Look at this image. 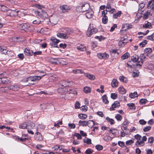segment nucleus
Returning <instances> with one entry per match:
<instances>
[{
	"label": "nucleus",
	"instance_id": "f257e3e1",
	"mask_svg": "<svg viewBox=\"0 0 154 154\" xmlns=\"http://www.w3.org/2000/svg\"><path fill=\"white\" fill-rule=\"evenodd\" d=\"M57 91L60 93L66 92H69V91H73V93H69L68 94L69 95H71L72 97H74V96H76L77 94V92L76 91L74 90V89H69L68 88H66V87L62 88L61 87V88H59L57 89Z\"/></svg>",
	"mask_w": 154,
	"mask_h": 154
},
{
	"label": "nucleus",
	"instance_id": "f03ea898",
	"mask_svg": "<svg viewBox=\"0 0 154 154\" xmlns=\"http://www.w3.org/2000/svg\"><path fill=\"white\" fill-rule=\"evenodd\" d=\"M19 26L21 29L25 31H30L33 29V26L28 23H23L19 24Z\"/></svg>",
	"mask_w": 154,
	"mask_h": 154
},
{
	"label": "nucleus",
	"instance_id": "7ed1b4c3",
	"mask_svg": "<svg viewBox=\"0 0 154 154\" xmlns=\"http://www.w3.org/2000/svg\"><path fill=\"white\" fill-rule=\"evenodd\" d=\"M97 31V29L93 27L92 24H90L86 32V35L88 37H90L92 34L95 33Z\"/></svg>",
	"mask_w": 154,
	"mask_h": 154
},
{
	"label": "nucleus",
	"instance_id": "20e7f679",
	"mask_svg": "<svg viewBox=\"0 0 154 154\" xmlns=\"http://www.w3.org/2000/svg\"><path fill=\"white\" fill-rule=\"evenodd\" d=\"M39 71L40 73H42L44 74L42 75V76H30L29 77V81H35L37 80L38 81L41 79L42 77L45 76L46 74L45 71Z\"/></svg>",
	"mask_w": 154,
	"mask_h": 154
},
{
	"label": "nucleus",
	"instance_id": "39448f33",
	"mask_svg": "<svg viewBox=\"0 0 154 154\" xmlns=\"http://www.w3.org/2000/svg\"><path fill=\"white\" fill-rule=\"evenodd\" d=\"M50 41L51 42L50 43V45L51 46L55 48H58L57 44L60 42L59 40L57 39L55 37H52L51 38Z\"/></svg>",
	"mask_w": 154,
	"mask_h": 154
},
{
	"label": "nucleus",
	"instance_id": "423d86ee",
	"mask_svg": "<svg viewBox=\"0 0 154 154\" xmlns=\"http://www.w3.org/2000/svg\"><path fill=\"white\" fill-rule=\"evenodd\" d=\"M18 10L17 9L14 10L10 9L7 11L6 15L8 16L11 17H15L18 15Z\"/></svg>",
	"mask_w": 154,
	"mask_h": 154
},
{
	"label": "nucleus",
	"instance_id": "0eeeda50",
	"mask_svg": "<svg viewBox=\"0 0 154 154\" xmlns=\"http://www.w3.org/2000/svg\"><path fill=\"white\" fill-rule=\"evenodd\" d=\"M82 122V126L83 127L88 126L89 127L91 128L95 125L94 121L93 120H89L88 122L83 121Z\"/></svg>",
	"mask_w": 154,
	"mask_h": 154
},
{
	"label": "nucleus",
	"instance_id": "6e6552de",
	"mask_svg": "<svg viewBox=\"0 0 154 154\" xmlns=\"http://www.w3.org/2000/svg\"><path fill=\"white\" fill-rule=\"evenodd\" d=\"M38 14L40 17L42 19L46 18L48 17V15L47 13L45 11L41 9L38 11Z\"/></svg>",
	"mask_w": 154,
	"mask_h": 154
},
{
	"label": "nucleus",
	"instance_id": "1a4fd4ad",
	"mask_svg": "<svg viewBox=\"0 0 154 154\" xmlns=\"http://www.w3.org/2000/svg\"><path fill=\"white\" fill-rule=\"evenodd\" d=\"M97 56L100 59H106L108 58L109 57V55L106 53H98L97 54Z\"/></svg>",
	"mask_w": 154,
	"mask_h": 154
},
{
	"label": "nucleus",
	"instance_id": "9d476101",
	"mask_svg": "<svg viewBox=\"0 0 154 154\" xmlns=\"http://www.w3.org/2000/svg\"><path fill=\"white\" fill-rule=\"evenodd\" d=\"M120 106V104L119 102L117 101H115L114 103L112 105V106L110 108V111L115 110V108H118Z\"/></svg>",
	"mask_w": 154,
	"mask_h": 154
},
{
	"label": "nucleus",
	"instance_id": "9b49d317",
	"mask_svg": "<svg viewBox=\"0 0 154 154\" xmlns=\"http://www.w3.org/2000/svg\"><path fill=\"white\" fill-rule=\"evenodd\" d=\"M60 8L62 11V12L65 13L67 12L70 9L69 7L66 5H61L60 6Z\"/></svg>",
	"mask_w": 154,
	"mask_h": 154
},
{
	"label": "nucleus",
	"instance_id": "f8f14e48",
	"mask_svg": "<svg viewBox=\"0 0 154 154\" xmlns=\"http://www.w3.org/2000/svg\"><path fill=\"white\" fill-rule=\"evenodd\" d=\"M12 137L14 139L17 141H20L23 142H25L26 140L28 139L27 138H20L19 136L16 135H13Z\"/></svg>",
	"mask_w": 154,
	"mask_h": 154
},
{
	"label": "nucleus",
	"instance_id": "ddd939ff",
	"mask_svg": "<svg viewBox=\"0 0 154 154\" xmlns=\"http://www.w3.org/2000/svg\"><path fill=\"white\" fill-rule=\"evenodd\" d=\"M60 59L58 58H51L50 59L51 63L54 64H57V62H59L60 63H61L60 62Z\"/></svg>",
	"mask_w": 154,
	"mask_h": 154
},
{
	"label": "nucleus",
	"instance_id": "4468645a",
	"mask_svg": "<svg viewBox=\"0 0 154 154\" xmlns=\"http://www.w3.org/2000/svg\"><path fill=\"white\" fill-rule=\"evenodd\" d=\"M71 82L63 81L61 82V84L59 85V88H60L61 87L62 88L66 87L67 86H69V84Z\"/></svg>",
	"mask_w": 154,
	"mask_h": 154
},
{
	"label": "nucleus",
	"instance_id": "2eb2a0df",
	"mask_svg": "<svg viewBox=\"0 0 154 154\" xmlns=\"http://www.w3.org/2000/svg\"><path fill=\"white\" fill-rule=\"evenodd\" d=\"M90 8V5L88 4L82 5L81 7L82 11L85 12L87 11Z\"/></svg>",
	"mask_w": 154,
	"mask_h": 154
},
{
	"label": "nucleus",
	"instance_id": "dca6fc26",
	"mask_svg": "<svg viewBox=\"0 0 154 154\" xmlns=\"http://www.w3.org/2000/svg\"><path fill=\"white\" fill-rule=\"evenodd\" d=\"M25 54L27 56H31L33 54V51L29 49L26 48L24 50Z\"/></svg>",
	"mask_w": 154,
	"mask_h": 154
},
{
	"label": "nucleus",
	"instance_id": "f3484780",
	"mask_svg": "<svg viewBox=\"0 0 154 154\" xmlns=\"http://www.w3.org/2000/svg\"><path fill=\"white\" fill-rule=\"evenodd\" d=\"M8 89L13 91H17L20 88L17 85H12L8 87Z\"/></svg>",
	"mask_w": 154,
	"mask_h": 154
},
{
	"label": "nucleus",
	"instance_id": "a211bd4d",
	"mask_svg": "<svg viewBox=\"0 0 154 154\" xmlns=\"http://www.w3.org/2000/svg\"><path fill=\"white\" fill-rule=\"evenodd\" d=\"M27 129H33L35 126V124L31 121H29L27 124Z\"/></svg>",
	"mask_w": 154,
	"mask_h": 154
},
{
	"label": "nucleus",
	"instance_id": "6ab92c4d",
	"mask_svg": "<svg viewBox=\"0 0 154 154\" xmlns=\"http://www.w3.org/2000/svg\"><path fill=\"white\" fill-rule=\"evenodd\" d=\"M148 6L150 9L154 11V0L149 1L148 2Z\"/></svg>",
	"mask_w": 154,
	"mask_h": 154
},
{
	"label": "nucleus",
	"instance_id": "aec40b11",
	"mask_svg": "<svg viewBox=\"0 0 154 154\" xmlns=\"http://www.w3.org/2000/svg\"><path fill=\"white\" fill-rule=\"evenodd\" d=\"M57 36L63 39L67 38H68V36L66 35V34H65V33H57Z\"/></svg>",
	"mask_w": 154,
	"mask_h": 154
},
{
	"label": "nucleus",
	"instance_id": "412c9836",
	"mask_svg": "<svg viewBox=\"0 0 154 154\" xmlns=\"http://www.w3.org/2000/svg\"><path fill=\"white\" fill-rule=\"evenodd\" d=\"M118 85V82L116 79H113L111 82V85L112 88L116 87Z\"/></svg>",
	"mask_w": 154,
	"mask_h": 154
},
{
	"label": "nucleus",
	"instance_id": "4be33fe9",
	"mask_svg": "<svg viewBox=\"0 0 154 154\" xmlns=\"http://www.w3.org/2000/svg\"><path fill=\"white\" fill-rule=\"evenodd\" d=\"M93 12L92 11L87 12L85 14L86 17L89 19L93 17Z\"/></svg>",
	"mask_w": 154,
	"mask_h": 154
},
{
	"label": "nucleus",
	"instance_id": "5701e85b",
	"mask_svg": "<svg viewBox=\"0 0 154 154\" xmlns=\"http://www.w3.org/2000/svg\"><path fill=\"white\" fill-rule=\"evenodd\" d=\"M102 99L103 102L105 104H107L109 103V101L106 95H104L102 97Z\"/></svg>",
	"mask_w": 154,
	"mask_h": 154
},
{
	"label": "nucleus",
	"instance_id": "b1692460",
	"mask_svg": "<svg viewBox=\"0 0 154 154\" xmlns=\"http://www.w3.org/2000/svg\"><path fill=\"white\" fill-rule=\"evenodd\" d=\"M139 59V57L138 55L135 54L133 55L131 58V60L134 62H137Z\"/></svg>",
	"mask_w": 154,
	"mask_h": 154
},
{
	"label": "nucleus",
	"instance_id": "393cba45",
	"mask_svg": "<svg viewBox=\"0 0 154 154\" xmlns=\"http://www.w3.org/2000/svg\"><path fill=\"white\" fill-rule=\"evenodd\" d=\"M78 117L81 119H84L87 118L88 116L85 114L81 113L78 115Z\"/></svg>",
	"mask_w": 154,
	"mask_h": 154
},
{
	"label": "nucleus",
	"instance_id": "a878e982",
	"mask_svg": "<svg viewBox=\"0 0 154 154\" xmlns=\"http://www.w3.org/2000/svg\"><path fill=\"white\" fill-rule=\"evenodd\" d=\"M121 11H119L118 12L114 14L113 15V17L114 19H117L118 17H120L121 16Z\"/></svg>",
	"mask_w": 154,
	"mask_h": 154
},
{
	"label": "nucleus",
	"instance_id": "bb28decb",
	"mask_svg": "<svg viewBox=\"0 0 154 154\" xmlns=\"http://www.w3.org/2000/svg\"><path fill=\"white\" fill-rule=\"evenodd\" d=\"M119 92L121 94H125L126 93V91L123 87H120L118 88Z\"/></svg>",
	"mask_w": 154,
	"mask_h": 154
},
{
	"label": "nucleus",
	"instance_id": "cd10ccee",
	"mask_svg": "<svg viewBox=\"0 0 154 154\" xmlns=\"http://www.w3.org/2000/svg\"><path fill=\"white\" fill-rule=\"evenodd\" d=\"M83 91L85 93H89L91 91V88L89 87H86L83 88Z\"/></svg>",
	"mask_w": 154,
	"mask_h": 154
},
{
	"label": "nucleus",
	"instance_id": "c85d7f7f",
	"mask_svg": "<svg viewBox=\"0 0 154 154\" xmlns=\"http://www.w3.org/2000/svg\"><path fill=\"white\" fill-rule=\"evenodd\" d=\"M65 34H66V35L68 36V35L71 34L72 33V31L71 29L69 28H66L65 29Z\"/></svg>",
	"mask_w": 154,
	"mask_h": 154
},
{
	"label": "nucleus",
	"instance_id": "c756f323",
	"mask_svg": "<svg viewBox=\"0 0 154 154\" xmlns=\"http://www.w3.org/2000/svg\"><path fill=\"white\" fill-rule=\"evenodd\" d=\"M130 56V54L128 52L122 55L121 57L123 60L127 59Z\"/></svg>",
	"mask_w": 154,
	"mask_h": 154
},
{
	"label": "nucleus",
	"instance_id": "7c9ffc66",
	"mask_svg": "<svg viewBox=\"0 0 154 154\" xmlns=\"http://www.w3.org/2000/svg\"><path fill=\"white\" fill-rule=\"evenodd\" d=\"M150 11H147L144 14L143 18L144 19H146L150 15Z\"/></svg>",
	"mask_w": 154,
	"mask_h": 154
},
{
	"label": "nucleus",
	"instance_id": "2f4dec72",
	"mask_svg": "<svg viewBox=\"0 0 154 154\" xmlns=\"http://www.w3.org/2000/svg\"><path fill=\"white\" fill-rule=\"evenodd\" d=\"M83 141L84 143H86L88 144H91V139L86 137H85V139H84Z\"/></svg>",
	"mask_w": 154,
	"mask_h": 154
},
{
	"label": "nucleus",
	"instance_id": "473e14b6",
	"mask_svg": "<svg viewBox=\"0 0 154 154\" xmlns=\"http://www.w3.org/2000/svg\"><path fill=\"white\" fill-rule=\"evenodd\" d=\"M57 134V135L59 137L63 136L65 134L64 131L62 129H60Z\"/></svg>",
	"mask_w": 154,
	"mask_h": 154
},
{
	"label": "nucleus",
	"instance_id": "72a5a7b5",
	"mask_svg": "<svg viewBox=\"0 0 154 154\" xmlns=\"http://www.w3.org/2000/svg\"><path fill=\"white\" fill-rule=\"evenodd\" d=\"M106 120L109 122L110 124L111 125L114 124L115 123V121L113 119H110L108 117H107L106 118Z\"/></svg>",
	"mask_w": 154,
	"mask_h": 154
},
{
	"label": "nucleus",
	"instance_id": "f704fd0d",
	"mask_svg": "<svg viewBox=\"0 0 154 154\" xmlns=\"http://www.w3.org/2000/svg\"><path fill=\"white\" fill-rule=\"evenodd\" d=\"M115 118L119 121H121L122 119V116L119 114H117L115 116Z\"/></svg>",
	"mask_w": 154,
	"mask_h": 154
},
{
	"label": "nucleus",
	"instance_id": "c9c22d12",
	"mask_svg": "<svg viewBox=\"0 0 154 154\" xmlns=\"http://www.w3.org/2000/svg\"><path fill=\"white\" fill-rule=\"evenodd\" d=\"M77 49L81 51H83L86 49L84 45H81L77 47Z\"/></svg>",
	"mask_w": 154,
	"mask_h": 154
},
{
	"label": "nucleus",
	"instance_id": "e433bc0d",
	"mask_svg": "<svg viewBox=\"0 0 154 154\" xmlns=\"http://www.w3.org/2000/svg\"><path fill=\"white\" fill-rule=\"evenodd\" d=\"M132 75L134 77H138L139 75L138 70H134L132 73Z\"/></svg>",
	"mask_w": 154,
	"mask_h": 154
},
{
	"label": "nucleus",
	"instance_id": "4c0bfd02",
	"mask_svg": "<svg viewBox=\"0 0 154 154\" xmlns=\"http://www.w3.org/2000/svg\"><path fill=\"white\" fill-rule=\"evenodd\" d=\"M129 96L131 98H134L135 97H137L138 95L136 92H134V93L130 94Z\"/></svg>",
	"mask_w": 154,
	"mask_h": 154
},
{
	"label": "nucleus",
	"instance_id": "58836bf2",
	"mask_svg": "<svg viewBox=\"0 0 154 154\" xmlns=\"http://www.w3.org/2000/svg\"><path fill=\"white\" fill-rule=\"evenodd\" d=\"M119 79L121 81L125 83H126L127 82V78L124 76H120L119 77Z\"/></svg>",
	"mask_w": 154,
	"mask_h": 154
},
{
	"label": "nucleus",
	"instance_id": "ea45409f",
	"mask_svg": "<svg viewBox=\"0 0 154 154\" xmlns=\"http://www.w3.org/2000/svg\"><path fill=\"white\" fill-rule=\"evenodd\" d=\"M0 51L2 52V53L6 54H8L7 50L5 49V48H2L1 46H0Z\"/></svg>",
	"mask_w": 154,
	"mask_h": 154
},
{
	"label": "nucleus",
	"instance_id": "a19ab883",
	"mask_svg": "<svg viewBox=\"0 0 154 154\" xmlns=\"http://www.w3.org/2000/svg\"><path fill=\"white\" fill-rule=\"evenodd\" d=\"M85 76L91 80H94L95 78V77L94 75L89 74H87L85 75Z\"/></svg>",
	"mask_w": 154,
	"mask_h": 154
},
{
	"label": "nucleus",
	"instance_id": "79ce46f5",
	"mask_svg": "<svg viewBox=\"0 0 154 154\" xmlns=\"http://www.w3.org/2000/svg\"><path fill=\"white\" fill-rule=\"evenodd\" d=\"M125 44L124 41L123 40H122L121 38L119 42L118 45L120 47H124Z\"/></svg>",
	"mask_w": 154,
	"mask_h": 154
},
{
	"label": "nucleus",
	"instance_id": "37998d69",
	"mask_svg": "<svg viewBox=\"0 0 154 154\" xmlns=\"http://www.w3.org/2000/svg\"><path fill=\"white\" fill-rule=\"evenodd\" d=\"M102 23L104 24H106L108 22V17L107 16L103 17L102 19Z\"/></svg>",
	"mask_w": 154,
	"mask_h": 154
},
{
	"label": "nucleus",
	"instance_id": "c03bdc74",
	"mask_svg": "<svg viewBox=\"0 0 154 154\" xmlns=\"http://www.w3.org/2000/svg\"><path fill=\"white\" fill-rule=\"evenodd\" d=\"M8 90H9L8 87H2L0 88V91L2 92H6Z\"/></svg>",
	"mask_w": 154,
	"mask_h": 154
},
{
	"label": "nucleus",
	"instance_id": "a18cd8bd",
	"mask_svg": "<svg viewBox=\"0 0 154 154\" xmlns=\"http://www.w3.org/2000/svg\"><path fill=\"white\" fill-rule=\"evenodd\" d=\"M134 140L132 139V140H129L126 142V145H130L134 143Z\"/></svg>",
	"mask_w": 154,
	"mask_h": 154
},
{
	"label": "nucleus",
	"instance_id": "49530a36",
	"mask_svg": "<svg viewBox=\"0 0 154 154\" xmlns=\"http://www.w3.org/2000/svg\"><path fill=\"white\" fill-rule=\"evenodd\" d=\"M18 14L17 16H18L20 17H23L25 15V14L24 12H22L20 11H18Z\"/></svg>",
	"mask_w": 154,
	"mask_h": 154
},
{
	"label": "nucleus",
	"instance_id": "de8ad7c7",
	"mask_svg": "<svg viewBox=\"0 0 154 154\" xmlns=\"http://www.w3.org/2000/svg\"><path fill=\"white\" fill-rule=\"evenodd\" d=\"M19 127L20 128L25 129L27 128V124L26 123H24L20 125H19Z\"/></svg>",
	"mask_w": 154,
	"mask_h": 154
},
{
	"label": "nucleus",
	"instance_id": "09e8293b",
	"mask_svg": "<svg viewBox=\"0 0 154 154\" xmlns=\"http://www.w3.org/2000/svg\"><path fill=\"white\" fill-rule=\"evenodd\" d=\"M147 43V41L146 40H145L143 41H142L140 44V46L141 47H143Z\"/></svg>",
	"mask_w": 154,
	"mask_h": 154
},
{
	"label": "nucleus",
	"instance_id": "8fccbe9b",
	"mask_svg": "<svg viewBox=\"0 0 154 154\" xmlns=\"http://www.w3.org/2000/svg\"><path fill=\"white\" fill-rule=\"evenodd\" d=\"M118 97V95L115 93H112L111 94V97L113 99H116Z\"/></svg>",
	"mask_w": 154,
	"mask_h": 154
},
{
	"label": "nucleus",
	"instance_id": "3c124183",
	"mask_svg": "<svg viewBox=\"0 0 154 154\" xmlns=\"http://www.w3.org/2000/svg\"><path fill=\"white\" fill-rule=\"evenodd\" d=\"M147 101V100L146 99H141L139 101V103L141 104H145Z\"/></svg>",
	"mask_w": 154,
	"mask_h": 154
},
{
	"label": "nucleus",
	"instance_id": "603ef678",
	"mask_svg": "<svg viewBox=\"0 0 154 154\" xmlns=\"http://www.w3.org/2000/svg\"><path fill=\"white\" fill-rule=\"evenodd\" d=\"M41 22V20L38 18H36V19L33 21L32 23L34 24H39Z\"/></svg>",
	"mask_w": 154,
	"mask_h": 154
},
{
	"label": "nucleus",
	"instance_id": "864d4df0",
	"mask_svg": "<svg viewBox=\"0 0 154 154\" xmlns=\"http://www.w3.org/2000/svg\"><path fill=\"white\" fill-rule=\"evenodd\" d=\"M95 148L98 151H100L103 149V147L100 145H97L95 146Z\"/></svg>",
	"mask_w": 154,
	"mask_h": 154
},
{
	"label": "nucleus",
	"instance_id": "5fc2aeb1",
	"mask_svg": "<svg viewBox=\"0 0 154 154\" xmlns=\"http://www.w3.org/2000/svg\"><path fill=\"white\" fill-rule=\"evenodd\" d=\"M151 26V24L149 22L147 21V23L145 24L143 26V27L146 28H149Z\"/></svg>",
	"mask_w": 154,
	"mask_h": 154
},
{
	"label": "nucleus",
	"instance_id": "6e6d98bb",
	"mask_svg": "<svg viewBox=\"0 0 154 154\" xmlns=\"http://www.w3.org/2000/svg\"><path fill=\"white\" fill-rule=\"evenodd\" d=\"M35 139L36 140H42V138L41 136L40 133L38 134L35 137Z\"/></svg>",
	"mask_w": 154,
	"mask_h": 154
},
{
	"label": "nucleus",
	"instance_id": "4d7b16f0",
	"mask_svg": "<svg viewBox=\"0 0 154 154\" xmlns=\"http://www.w3.org/2000/svg\"><path fill=\"white\" fill-rule=\"evenodd\" d=\"M132 28V25L130 24H127V26H126V28L125 29L121 30V32L123 31H126L129 29L131 28Z\"/></svg>",
	"mask_w": 154,
	"mask_h": 154
},
{
	"label": "nucleus",
	"instance_id": "13d9d810",
	"mask_svg": "<svg viewBox=\"0 0 154 154\" xmlns=\"http://www.w3.org/2000/svg\"><path fill=\"white\" fill-rule=\"evenodd\" d=\"M95 38L96 39H98L100 41H101L102 39H104L105 38L104 37H103L102 35L100 36H96Z\"/></svg>",
	"mask_w": 154,
	"mask_h": 154
},
{
	"label": "nucleus",
	"instance_id": "bf43d9fd",
	"mask_svg": "<svg viewBox=\"0 0 154 154\" xmlns=\"http://www.w3.org/2000/svg\"><path fill=\"white\" fill-rule=\"evenodd\" d=\"M80 103L78 101H77L75 104V107L76 109H79L80 108Z\"/></svg>",
	"mask_w": 154,
	"mask_h": 154
},
{
	"label": "nucleus",
	"instance_id": "052dcab7",
	"mask_svg": "<svg viewBox=\"0 0 154 154\" xmlns=\"http://www.w3.org/2000/svg\"><path fill=\"white\" fill-rule=\"evenodd\" d=\"M151 126H148L145 127L143 129V131L144 132H147L149 131L151 129Z\"/></svg>",
	"mask_w": 154,
	"mask_h": 154
},
{
	"label": "nucleus",
	"instance_id": "680f3d73",
	"mask_svg": "<svg viewBox=\"0 0 154 154\" xmlns=\"http://www.w3.org/2000/svg\"><path fill=\"white\" fill-rule=\"evenodd\" d=\"M121 129H122V131H123V130H126V131H125V132H127L128 134L129 133V131H130L129 130V129L127 128V127H126V126H122L121 127Z\"/></svg>",
	"mask_w": 154,
	"mask_h": 154
},
{
	"label": "nucleus",
	"instance_id": "e2e57ef3",
	"mask_svg": "<svg viewBox=\"0 0 154 154\" xmlns=\"http://www.w3.org/2000/svg\"><path fill=\"white\" fill-rule=\"evenodd\" d=\"M74 136L76 137L78 139H82L81 135L79 133H75Z\"/></svg>",
	"mask_w": 154,
	"mask_h": 154
},
{
	"label": "nucleus",
	"instance_id": "0e129e2a",
	"mask_svg": "<svg viewBox=\"0 0 154 154\" xmlns=\"http://www.w3.org/2000/svg\"><path fill=\"white\" fill-rule=\"evenodd\" d=\"M88 107L85 106H83L81 108V110L85 112L86 111L88 110Z\"/></svg>",
	"mask_w": 154,
	"mask_h": 154
},
{
	"label": "nucleus",
	"instance_id": "69168bd1",
	"mask_svg": "<svg viewBox=\"0 0 154 154\" xmlns=\"http://www.w3.org/2000/svg\"><path fill=\"white\" fill-rule=\"evenodd\" d=\"M141 138V136L139 134H137L134 136V138L138 140H140Z\"/></svg>",
	"mask_w": 154,
	"mask_h": 154
},
{
	"label": "nucleus",
	"instance_id": "338daca9",
	"mask_svg": "<svg viewBox=\"0 0 154 154\" xmlns=\"http://www.w3.org/2000/svg\"><path fill=\"white\" fill-rule=\"evenodd\" d=\"M129 123V122L127 119H125L123 125L124 126L127 127Z\"/></svg>",
	"mask_w": 154,
	"mask_h": 154
},
{
	"label": "nucleus",
	"instance_id": "774afa93",
	"mask_svg": "<svg viewBox=\"0 0 154 154\" xmlns=\"http://www.w3.org/2000/svg\"><path fill=\"white\" fill-rule=\"evenodd\" d=\"M139 122L140 124L141 125H145L146 123V122L144 119L140 120L139 121Z\"/></svg>",
	"mask_w": 154,
	"mask_h": 154
}]
</instances>
